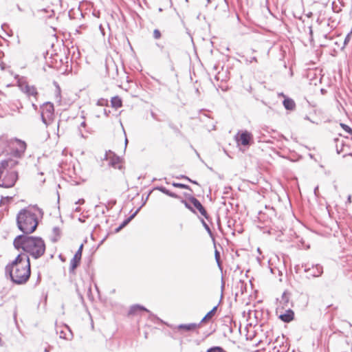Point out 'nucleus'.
<instances>
[{"label":"nucleus","instance_id":"1","mask_svg":"<svg viewBox=\"0 0 352 352\" xmlns=\"http://www.w3.org/2000/svg\"><path fill=\"white\" fill-rule=\"evenodd\" d=\"M30 258L27 254H19L6 267V274H9L12 282L16 284L26 283L30 276Z\"/></svg>","mask_w":352,"mask_h":352},{"label":"nucleus","instance_id":"2","mask_svg":"<svg viewBox=\"0 0 352 352\" xmlns=\"http://www.w3.org/2000/svg\"><path fill=\"white\" fill-rule=\"evenodd\" d=\"M41 215V210L35 206L21 209L16 217L17 228L24 235L32 233L36 229L38 217Z\"/></svg>","mask_w":352,"mask_h":352},{"label":"nucleus","instance_id":"3","mask_svg":"<svg viewBox=\"0 0 352 352\" xmlns=\"http://www.w3.org/2000/svg\"><path fill=\"white\" fill-rule=\"evenodd\" d=\"M14 245L16 249H23L32 258L37 259L45 252V244L41 237L19 235L14 240Z\"/></svg>","mask_w":352,"mask_h":352},{"label":"nucleus","instance_id":"4","mask_svg":"<svg viewBox=\"0 0 352 352\" xmlns=\"http://www.w3.org/2000/svg\"><path fill=\"white\" fill-rule=\"evenodd\" d=\"M18 162L8 159L0 162V187L8 188L14 186L16 180L18 179V173L14 170H7L8 168H12Z\"/></svg>","mask_w":352,"mask_h":352},{"label":"nucleus","instance_id":"5","mask_svg":"<svg viewBox=\"0 0 352 352\" xmlns=\"http://www.w3.org/2000/svg\"><path fill=\"white\" fill-rule=\"evenodd\" d=\"M54 108L51 102H46L41 107V120L45 126H50L55 130L58 122L54 119Z\"/></svg>","mask_w":352,"mask_h":352},{"label":"nucleus","instance_id":"6","mask_svg":"<svg viewBox=\"0 0 352 352\" xmlns=\"http://www.w3.org/2000/svg\"><path fill=\"white\" fill-rule=\"evenodd\" d=\"M18 86L21 91L25 93L28 96H33L36 99L38 92L34 86H31L23 78H21L18 80Z\"/></svg>","mask_w":352,"mask_h":352},{"label":"nucleus","instance_id":"7","mask_svg":"<svg viewBox=\"0 0 352 352\" xmlns=\"http://www.w3.org/2000/svg\"><path fill=\"white\" fill-rule=\"evenodd\" d=\"M302 267L305 268L304 271L307 274L308 278L319 277L323 273L322 267L318 264L312 265L311 267H309L307 264L302 265Z\"/></svg>","mask_w":352,"mask_h":352},{"label":"nucleus","instance_id":"8","mask_svg":"<svg viewBox=\"0 0 352 352\" xmlns=\"http://www.w3.org/2000/svg\"><path fill=\"white\" fill-rule=\"evenodd\" d=\"M235 139L238 144L248 146H250L252 142L253 137L251 133L248 132V131H243L241 132H239L236 134Z\"/></svg>","mask_w":352,"mask_h":352},{"label":"nucleus","instance_id":"9","mask_svg":"<svg viewBox=\"0 0 352 352\" xmlns=\"http://www.w3.org/2000/svg\"><path fill=\"white\" fill-rule=\"evenodd\" d=\"M188 199L193 205L194 208L199 210L202 216H204L206 219H208L209 217L207 211L197 198L193 196H189Z\"/></svg>","mask_w":352,"mask_h":352},{"label":"nucleus","instance_id":"10","mask_svg":"<svg viewBox=\"0 0 352 352\" xmlns=\"http://www.w3.org/2000/svg\"><path fill=\"white\" fill-rule=\"evenodd\" d=\"M14 144L16 147L13 148V154L15 157H21L26 149V144L25 142L16 139Z\"/></svg>","mask_w":352,"mask_h":352},{"label":"nucleus","instance_id":"11","mask_svg":"<svg viewBox=\"0 0 352 352\" xmlns=\"http://www.w3.org/2000/svg\"><path fill=\"white\" fill-rule=\"evenodd\" d=\"M106 70L109 77L115 78L118 76V67L112 59L106 60Z\"/></svg>","mask_w":352,"mask_h":352},{"label":"nucleus","instance_id":"12","mask_svg":"<svg viewBox=\"0 0 352 352\" xmlns=\"http://www.w3.org/2000/svg\"><path fill=\"white\" fill-rule=\"evenodd\" d=\"M83 245L81 244L79 249L74 254L73 258L70 261V271H74L79 265L82 251Z\"/></svg>","mask_w":352,"mask_h":352},{"label":"nucleus","instance_id":"13","mask_svg":"<svg viewBox=\"0 0 352 352\" xmlns=\"http://www.w3.org/2000/svg\"><path fill=\"white\" fill-rule=\"evenodd\" d=\"M56 332L58 334H59V337L62 339L71 340L73 338V333L69 327L67 325L60 327V329H57Z\"/></svg>","mask_w":352,"mask_h":352},{"label":"nucleus","instance_id":"14","mask_svg":"<svg viewBox=\"0 0 352 352\" xmlns=\"http://www.w3.org/2000/svg\"><path fill=\"white\" fill-rule=\"evenodd\" d=\"M294 313L291 309L286 310L285 313L279 316V318L284 322H291L294 319Z\"/></svg>","mask_w":352,"mask_h":352},{"label":"nucleus","instance_id":"15","mask_svg":"<svg viewBox=\"0 0 352 352\" xmlns=\"http://www.w3.org/2000/svg\"><path fill=\"white\" fill-rule=\"evenodd\" d=\"M143 311H147L146 309L142 306L135 305L131 307L129 311V314L136 315Z\"/></svg>","mask_w":352,"mask_h":352},{"label":"nucleus","instance_id":"16","mask_svg":"<svg viewBox=\"0 0 352 352\" xmlns=\"http://www.w3.org/2000/svg\"><path fill=\"white\" fill-rule=\"evenodd\" d=\"M283 103L284 107L287 110L292 111L296 107V104H295L294 101L292 99L289 98H286L283 100Z\"/></svg>","mask_w":352,"mask_h":352},{"label":"nucleus","instance_id":"17","mask_svg":"<svg viewBox=\"0 0 352 352\" xmlns=\"http://www.w3.org/2000/svg\"><path fill=\"white\" fill-rule=\"evenodd\" d=\"M58 122V126L57 128L54 130L53 127H51L50 126H45L46 128H47V138H50L52 135H54V136H56V137H58V129H59V122Z\"/></svg>","mask_w":352,"mask_h":352},{"label":"nucleus","instance_id":"18","mask_svg":"<svg viewBox=\"0 0 352 352\" xmlns=\"http://www.w3.org/2000/svg\"><path fill=\"white\" fill-rule=\"evenodd\" d=\"M199 326V324L196 323H190V324H185L179 325L178 328L179 329H184L186 331H190L195 329L197 327Z\"/></svg>","mask_w":352,"mask_h":352},{"label":"nucleus","instance_id":"19","mask_svg":"<svg viewBox=\"0 0 352 352\" xmlns=\"http://www.w3.org/2000/svg\"><path fill=\"white\" fill-rule=\"evenodd\" d=\"M111 107L116 109L120 108L122 105V102L119 96H114L111 100Z\"/></svg>","mask_w":352,"mask_h":352},{"label":"nucleus","instance_id":"20","mask_svg":"<svg viewBox=\"0 0 352 352\" xmlns=\"http://www.w3.org/2000/svg\"><path fill=\"white\" fill-rule=\"evenodd\" d=\"M155 190H159L161 192H164V194L168 195L170 197L179 198V197L177 195H176L174 192H172L169 191L165 187H163V186H155Z\"/></svg>","mask_w":352,"mask_h":352},{"label":"nucleus","instance_id":"21","mask_svg":"<svg viewBox=\"0 0 352 352\" xmlns=\"http://www.w3.org/2000/svg\"><path fill=\"white\" fill-rule=\"evenodd\" d=\"M139 209H138L131 216H130L127 219L123 221V223L116 229V232H119L121 229H122L125 226H126L129 221L136 215Z\"/></svg>","mask_w":352,"mask_h":352},{"label":"nucleus","instance_id":"22","mask_svg":"<svg viewBox=\"0 0 352 352\" xmlns=\"http://www.w3.org/2000/svg\"><path fill=\"white\" fill-rule=\"evenodd\" d=\"M111 159L109 160V165H111V166L114 167V168H117V167H119L120 166H118V164H120V159L119 157L118 156H115L113 155V157H109Z\"/></svg>","mask_w":352,"mask_h":352},{"label":"nucleus","instance_id":"23","mask_svg":"<svg viewBox=\"0 0 352 352\" xmlns=\"http://www.w3.org/2000/svg\"><path fill=\"white\" fill-rule=\"evenodd\" d=\"M217 307H214L209 312L207 313V314L202 318L201 320V322H204L206 321L207 320L210 319L214 314L217 311Z\"/></svg>","mask_w":352,"mask_h":352},{"label":"nucleus","instance_id":"24","mask_svg":"<svg viewBox=\"0 0 352 352\" xmlns=\"http://www.w3.org/2000/svg\"><path fill=\"white\" fill-rule=\"evenodd\" d=\"M275 343L279 344V348H278L277 345H275L273 348V352H285L287 346H284L283 344H280L278 339L276 340Z\"/></svg>","mask_w":352,"mask_h":352},{"label":"nucleus","instance_id":"25","mask_svg":"<svg viewBox=\"0 0 352 352\" xmlns=\"http://www.w3.org/2000/svg\"><path fill=\"white\" fill-rule=\"evenodd\" d=\"M172 185L174 187H176V188H182V189H188V190H190L192 191L190 187L189 186L186 185V184H184L173 182L172 184Z\"/></svg>","mask_w":352,"mask_h":352},{"label":"nucleus","instance_id":"26","mask_svg":"<svg viewBox=\"0 0 352 352\" xmlns=\"http://www.w3.org/2000/svg\"><path fill=\"white\" fill-rule=\"evenodd\" d=\"M108 104H109V101L107 99H105V98H100L98 100V101L96 102V104L98 106H101V107L108 106Z\"/></svg>","mask_w":352,"mask_h":352},{"label":"nucleus","instance_id":"27","mask_svg":"<svg viewBox=\"0 0 352 352\" xmlns=\"http://www.w3.org/2000/svg\"><path fill=\"white\" fill-rule=\"evenodd\" d=\"M201 223H202V225L204 227V228L206 229V230L207 231V232L209 234V235L213 239V234H212V232L210 228V227L208 226V225L205 222V221L204 219H201Z\"/></svg>","mask_w":352,"mask_h":352},{"label":"nucleus","instance_id":"28","mask_svg":"<svg viewBox=\"0 0 352 352\" xmlns=\"http://www.w3.org/2000/svg\"><path fill=\"white\" fill-rule=\"evenodd\" d=\"M206 352H225L221 346H213L207 350Z\"/></svg>","mask_w":352,"mask_h":352},{"label":"nucleus","instance_id":"29","mask_svg":"<svg viewBox=\"0 0 352 352\" xmlns=\"http://www.w3.org/2000/svg\"><path fill=\"white\" fill-rule=\"evenodd\" d=\"M182 203L184 204V206H186V208H187L188 210H190L191 212L195 213V210L194 209V208L186 201V200H184V199H182Z\"/></svg>","mask_w":352,"mask_h":352},{"label":"nucleus","instance_id":"30","mask_svg":"<svg viewBox=\"0 0 352 352\" xmlns=\"http://www.w3.org/2000/svg\"><path fill=\"white\" fill-rule=\"evenodd\" d=\"M340 126L346 131L349 134H351L352 135V129L348 125L345 124H343V123H341L340 124Z\"/></svg>","mask_w":352,"mask_h":352},{"label":"nucleus","instance_id":"31","mask_svg":"<svg viewBox=\"0 0 352 352\" xmlns=\"http://www.w3.org/2000/svg\"><path fill=\"white\" fill-rule=\"evenodd\" d=\"M214 257H215V260L217 263V265L219 266L221 265V261H220V253L216 250L215 252H214Z\"/></svg>","mask_w":352,"mask_h":352},{"label":"nucleus","instance_id":"32","mask_svg":"<svg viewBox=\"0 0 352 352\" xmlns=\"http://www.w3.org/2000/svg\"><path fill=\"white\" fill-rule=\"evenodd\" d=\"M351 34L352 32H350L349 34H348L344 39V45H346L347 43L349 41L350 38H351Z\"/></svg>","mask_w":352,"mask_h":352},{"label":"nucleus","instance_id":"33","mask_svg":"<svg viewBox=\"0 0 352 352\" xmlns=\"http://www.w3.org/2000/svg\"><path fill=\"white\" fill-rule=\"evenodd\" d=\"M53 232H54V233L56 235H57V236H58V235H59V234H60V230H59V228H57V227L54 228V229H53Z\"/></svg>","mask_w":352,"mask_h":352},{"label":"nucleus","instance_id":"34","mask_svg":"<svg viewBox=\"0 0 352 352\" xmlns=\"http://www.w3.org/2000/svg\"><path fill=\"white\" fill-rule=\"evenodd\" d=\"M282 299L283 300L285 301V302H288V297L287 296V294L285 293H283V296H282Z\"/></svg>","mask_w":352,"mask_h":352},{"label":"nucleus","instance_id":"35","mask_svg":"<svg viewBox=\"0 0 352 352\" xmlns=\"http://www.w3.org/2000/svg\"><path fill=\"white\" fill-rule=\"evenodd\" d=\"M161 36V33L158 30L155 29V39L159 38Z\"/></svg>","mask_w":352,"mask_h":352},{"label":"nucleus","instance_id":"36","mask_svg":"<svg viewBox=\"0 0 352 352\" xmlns=\"http://www.w3.org/2000/svg\"><path fill=\"white\" fill-rule=\"evenodd\" d=\"M116 203V200H111L109 201L108 203V205L110 206V207H112L113 206H114Z\"/></svg>","mask_w":352,"mask_h":352},{"label":"nucleus","instance_id":"37","mask_svg":"<svg viewBox=\"0 0 352 352\" xmlns=\"http://www.w3.org/2000/svg\"><path fill=\"white\" fill-rule=\"evenodd\" d=\"M85 203V200L83 199H78L75 204L82 205Z\"/></svg>","mask_w":352,"mask_h":352},{"label":"nucleus","instance_id":"38","mask_svg":"<svg viewBox=\"0 0 352 352\" xmlns=\"http://www.w3.org/2000/svg\"><path fill=\"white\" fill-rule=\"evenodd\" d=\"M351 203V195H349L347 197V200L346 201V205L350 204Z\"/></svg>","mask_w":352,"mask_h":352},{"label":"nucleus","instance_id":"39","mask_svg":"<svg viewBox=\"0 0 352 352\" xmlns=\"http://www.w3.org/2000/svg\"><path fill=\"white\" fill-rule=\"evenodd\" d=\"M12 199V197H6L1 199V201H3V200H6L7 201H10Z\"/></svg>","mask_w":352,"mask_h":352},{"label":"nucleus","instance_id":"40","mask_svg":"<svg viewBox=\"0 0 352 352\" xmlns=\"http://www.w3.org/2000/svg\"><path fill=\"white\" fill-rule=\"evenodd\" d=\"M102 111H103L104 115L105 116H107V117L109 116V113H110V111H107L106 109H104L102 110Z\"/></svg>","mask_w":352,"mask_h":352},{"label":"nucleus","instance_id":"41","mask_svg":"<svg viewBox=\"0 0 352 352\" xmlns=\"http://www.w3.org/2000/svg\"><path fill=\"white\" fill-rule=\"evenodd\" d=\"M185 179H187L188 181H189L190 182L192 183V184H198L197 182L196 181H194V180H192L190 179L189 177H185Z\"/></svg>","mask_w":352,"mask_h":352},{"label":"nucleus","instance_id":"42","mask_svg":"<svg viewBox=\"0 0 352 352\" xmlns=\"http://www.w3.org/2000/svg\"><path fill=\"white\" fill-rule=\"evenodd\" d=\"M85 126H86V122H85V121H82V122L80 123V126L85 127Z\"/></svg>","mask_w":352,"mask_h":352},{"label":"nucleus","instance_id":"43","mask_svg":"<svg viewBox=\"0 0 352 352\" xmlns=\"http://www.w3.org/2000/svg\"><path fill=\"white\" fill-rule=\"evenodd\" d=\"M309 34L311 36H312L313 31H312L311 27H309Z\"/></svg>","mask_w":352,"mask_h":352},{"label":"nucleus","instance_id":"44","mask_svg":"<svg viewBox=\"0 0 352 352\" xmlns=\"http://www.w3.org/2000/svg\"><path fill=\"white\" fill-rule=\"evenodd\" d=\"M252 61H257L256 60V57H252L250 62H252Z\"/></svg>","mask_w":352,"mask_h":352},{"label":"nucleus","instance_id":"45","mask_svg":"<svg viewBox=\"0 0 352 352\" xmlns=\"http://www.w3.org/2000/svg\"><path fill=\"white\" fill-rule=\"evenodd\" d=\"M3 342L2 339H1V338L0 337V346H3Z\"/></svg>","mask_w":352,"mask_h":352},{"label":"nucleus","instance_id":"46","mask_svg":"<svg viewBox=\"0 0 352 352\" xmlns=\"http://www.w3.org/2000/svg\"><path fill=\"white\" fill-rule=\"evenodd\" d=\"M75 211H76V212H80V208L77 207V208L75 209Z\"/></svg>","mask_w":352,"mask_h":352},{"label":"nucleus","instance_id":"47","mask_svg":"<svg viewBox=\"0 0 352 352\" xmlns=\"http://www.w3.org/2000/svg\"><path fill=\"white\" fill-rule=\"evenodd\" d=\"M318 190V187H316L314 189V193L316 194L317 190Z\"/></svg>","mask_w":352,"mask_h":352},{"label":"nucleus","instance_id":"48","mask_svg":"<svg viewBox=\"0 0 352 352\" xmlns=\"http://www.w3.org/2000/svg\"><path fill=\"white\" fill-rule=\"evenodd\" d=\"M185 175H181L180 177H178L177 178H183V179H185Z\"/></svg>","mask_w":352,"mask_h":352},{"label":"nucleus","instance_id":"49","mask_svg":"<svg viewBox=\"0 0 352 352\" xmlns=\"http://www.w3.org/2000/svg\"><path fill=\"white\" fill-rule=\"evenodd\" d=\"M127 143H128V140H127V138H126L125 139V146H126Z\"/></svg>","mask_w":352,"mask_h":352},{"label":"nucleus","instance_id":"50","mask_svg":"<svg viewBox=\"0 0 352 352\" xmlns=\"http://www.w3.org/2000/svg\"><path fill=\"white\" fill-rule=\"evenodd\" d=\"M320 91H321V92H322V94H324V93L326 91L324 89H321V90H320Z\"/></svg>","mask_w":352,"mask_h":352},{"label":"nucleus","instance_id":"51","mask_svg":"<svg viewBox=\"0 0 352 352\" xmlns=\"http://www.w3.org/2000/svg\"><path fill=\"white\" fill-rule=\"evenodd\" d=\"M32 106H33V107H34L35 109H36V108H37L36 105H35L34 104H32Z\"/></svg>","mask_w":352,"mask_h":352},{"label":"nucleus","instance_id":"52","mask_svg":"<svg viewBox=\"0 0 352 352\" xmlns=\"http://www.w3.org/2000/svg\"><path fill=\"white\" fill-rule=\"evenodd\" d=\"M211 2V0H207V3H210Z\"/></svg>","mask_w":352,"mask_h":352},{"label":"nucleus","instance_id":"53","mask_svg":"<svg viewBox=\"0 0 352 352\" xmlns=\"http://www.w3.org/2000/svg\"><path fill=\"white\" fill-rule=\"evenodd\" d=\"M151 115H152V116L153 117V116H154V113H153V112H151Z\"/></svg>","mask_w":352,"mask_h":352},{"label":"nucleus","instance_id":"54","mask_svg":"<svg viewBox=\"0 0 352 352\" xmlns=\"http://www.w3.org/2000/svg\"><path fill=\"white\" fill-rule=\"evenodd\" d=\"M226 4H228L227 0H223Z\"/></svg>","mask_w":352,"mask_h":352},{"label":"nucleus","instance_id":"55","mask_svg":"<svg viewBox=\"0 0 352 352\" xmlns=\"http://www.w3.org/2000/svg\"><path fill=\"white\" fill-rule=\"evenodd\" d=\"M18 9H19V10H21V8H20L19 6H18Z\"/></svg>","mask_w":352,"mask_h":352},{"label":"nucleus","instance_id":"56","mask_svg":"<svg viewBox=\"0 0 352 352\" xmlns=\"http://www.w3.org/2000/svg\"><path fill=\"white\" fill-rule=\"evenodd\" d=\"M305 118H306V120H309V118L307 116H306Z\"/></svg>","mask_w":352,"mask_h":352}]
</instances>
